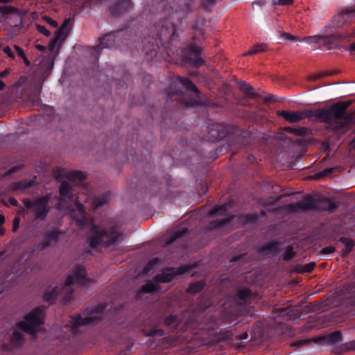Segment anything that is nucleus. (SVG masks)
Returning a JSON list of instances; mask_svg holds the SVG:
<instances>
[{"mask_svg": "<svg viewBox=\"0 0 355 355\" xmlns=\"http://www.w3.org/2000/svg\"><path fill=\"white\" fill-rule=\"evenodd\" d=\"M349 105L348 102H340L327 108L304 110L300 113L302 119L318 121L327 124L329 128L336 133H345L354 121L353 114L347 113Z\"/></svg>", "mask_w": 355, "mask_h": 355, "instance_id": "f257e3e1", "label": "nucleus"}, {"mask_svg": "<svg viewBox=\"0 0 355 355\" xmlns=\"http://www.w3.org/2000/svg\"><path fill=\"white\" fill-rule=\"evenodd\" d=\"M44 319V309L41 307L34 309L28 313L23 321L16 323L11 329L10 343L12 347H17L24 343V333L32 337L42 329Z\"/></svg>", "mask_w": 355, "mask_h": 355, "instance_id": "f03ea898", "label": "nucleus"}, {"mask_svg": "<svg viewBox=\"0 0 355 355\" xmlns=\"http://www.w3.org/2000/svg\"><path fill=\"white\" fill-rule=\"evenodd\" d=\"M121 236L122 233L114 226L102 227L92 223L87 242L92 249H95L100 245L107 248L116 244Z\"/></svg>", "mask_w": 355, "mask_h": 355, "instance_id": "7ed1b4c3", "label": "nucleus"}, {"mask_svg": "<svg viewBox=\"0 0 355 355\" xmlns=\"http://www.w3.org/2000/svg\"><path fill=\"white\" fill-rule=\"evenodd\" d=\"M355 37V31H351L343 34L336 33L331 35H315L313 36L305 37L300 40V42H304L310 44H315V47L327 50L334 49H343L341 43L343 41H349Z\"/></svg>", "mask_w": 355, "mask_h": 355, "instance_id": "20e7f679", "label": "nucleus"}, {"mask_svg": "<svg viewBox=\"0 0 355 355\" xmlns=\"http://www.w3.org/2000/svg\"><path fill=\"white\" fill-rule=\"evenodd\" d=\"M152 40H153L151 46L144 48V51L148 53L156 51L159 44L175 37V26L173 24L168 21H159L155 24L154 31Z\"/></svg>", "mask_w": 355, "mask_h": 355, "instance_id": "39448f33", "label": "nucleus"}, {"mask_svg": "<svg viewBox=\"0 0 355 355\" xmlns=\"http://www.w3.org/2000/svg\"><path fill=\"white\" fill-rule=\"evenodd\" d=\"M51 198L52 193H50L33 200L28 198H24L22 202L26 209L33 210L35 220L43 221L46 220L50 213L49 202Z\"/></svg>", "mask_w": 355, "mask_h": 355, "instance_id": "423d86ee", "label": "nucleus"}, {"mask_svg": "<svg viewBox=\"0 0 355 355\" xmlns=\"http://www.w3.org/2000/svg\"><path fill=\"white\" fill-rule=\"evenodd\" d=\"M202 48L196 43L191 42L182 50L183 60L194 68L205 64L204 59L200 58Z\"/></svg>", "mask_w": 355, "mask_h": 355, "instance_id": "0eeeda50", "label": "nucleus"}, {"mask_svg": "<svg viewBox=\"0 0 355 355\" xmlns=\"http://www.w3.org/2000/svg\"><path fill=\"white\" fill-rule=\"evenodd\" d=\"M195 266L193 265H182L178 268L169 267L164 269L161 273L154 277L155 283H168L173 281L177 276L189 273Z\"/></svg>", "mask_w": 355, "mask_h": 355, "instance_id": "6e6552de", "label": "nucleus"}, {"mask_svg": "<svg viewBox=\"0 0 355 355\" xmlns=\"http://www.w3.org/2000/svg\"><path fill=\"white\" fill-rule=\"evenodd\" d=\"M181 85L188 91L193 92L196 94H200V90L196 85L189 78L180 76H175L172 80L171 85L166 89V92L168 98L172 95H180L182 94L181 88L178 86Z\"/></svg>", "mask_w": 355, "mask_h": 355, "instance_id": "1a4fd4ad", "label": "nucleus"}, {"mask_svg": "<svg viewBox=\"0 0 355 355\" xmlns=\"http://www.w3.org/2000/svg\"><path fill=\"white\" fill-rule=\"evenodd\" d=\"M231 134V128L225 123H214L207 126V137L211 141L221 140Z\"/></svg>", "mask_w": 355, "mask_h": 355, "instance_id": "9d476101", "label": "nucleus"}, {"mask_svg": "<svg viewBox=\"0 0 355 355\" xmlns=\"http://www.w3.org/2000/svg\"><path fill=\"white\" fill-rule=\"evenodd\" d=\"M86 275L85 267L82 264H76L73 268L72 273L66 277L64 284L66 286L74 284L84 285L88 282Z\"/></svg>", "mask_w": 355, "mask_h": 355, "instance_id": "9b49d317", "label": "nucleus"}, {"mask_svg": "<svg viewBox=\"0 0 355 355\" xmlns=\"http://www.w3.org/2000/svg\"><path fill=\"white\" fill-rule=\"evenodd\" d=\"M121 34V31H118L116 33H110L108 34L105 35L103 37H102L100 40V43L98 45L96 46L92 47L91 49V54L93 56L96 55V58L98 59V55L101 53V51L103 49H111L113 47H116L117 44L116 43V39L119 37V35Z\"/></svg>", "mask_w": 355, "mask_h": 355, "instance_id": "f8f14e48", "label": "nucleus"}, {"mask_svg": "<svg viewBox=\"0 0 355 355\" xmlns=\"http://www.w3.org/2000/svg\"><path fill=\"white\" fill-rule=\"evenodd\" d=\"M103 307L92 311L89 315L82 317L80 315H76L71 318L70 321L71 326L73 328H76L82 325L94 324L96 321H98L103 318L102 310Z\"/></svg>", "mask_w": 355, "mask_h": 355, "instance_id": "ddd939ff", "label": "nucleus"}, {"mask_svg": "<svg viewBox=\"0 0 355 355\" xmlns=\"http://www.w3.org/2000/svg\"><path fill=\"white\" fill-rule=\"evenodd\" d=\"M343 339L342 333L335 331L329 334L320 335L311 338L313 343L319 345H333L340 343Z\"/></svg>", "mask_w": 355, "mask_h": 355, "instance_id": "4468645a", "label": "nucleus"}, {"mask_svg": "<svg viewBox=\"0 0 355 355\" xmlns=\"http://www.w3.org/2000/svg\"><path fill=\"white\" fill-rule=\"evenodd\" d=\"M63 232L58 229L49 230L43 235V239L37 245V248L44 250L51 246L52 243H56L59 241L60 236Z\"/></svg>", "mask_w": 355, "mask_h": 355, "instance_id": "2eb2a0df", "label": "nucleus"}, {"mask_svg": "<svg viewBox=\"0 0 355 355\" xmlns=\"http://www.w3.org/2000/svg\"><path fill=\"white\" fill-rule=\"evenodd\" d=\"M71 19H65L59 29L56 31L55 37L50 41L49 48L53 50L57 43L61 44L67 37L69 31V26Z\"/></svg>", "mask_w": 355, "mask_h": 355, "instance_id": "dca6fc26", "label": "nucleus"}, {"mask_svg": "<svg viewBox=\"0 0 355 355\" xmlns=\"http://www.w3.org/2000/svg\"><path fill=\"white\" fill-rule=\"evenodd\" d=\"M318 199L313 198L311 196L307 195L303 200L295 204H290L291 209L297 208L303 211L316 210Z\"/></svg>", "mask_w": 355, "mask_h": 355, "instance_id": "f3484780", "label": "nucleus"}, {"mask_svg": "<svg viewBox=\"0 0 355 355\" xmlns=\"http://www.w3.org/2000/svg\"><path fill=\"white\" fill-rule=\"evenodd\" d=\"M132 3L130 0H117L116 3L110 8V12L114 17H119L126 12L132 8Z\"/></svg>", "mask_w": 355, "mask_h": 355, "instance_id": "a211bd4d", "label": "nucleus"}, {"mask_svg": "<svg viewBox=\"0 0 355 355\" xmlns=\"http://www.w3.org/2000/svg\"><path fill=\"white\" fill-rule=\"evenodd\" d=\"M338 207V203L333 201L329 198L324 197L318 198L317 209L327 211L329 213H334Z\"/></svg>", "mask_w": 355, "mask_h": 355, "instance_id": "6ab92c4d", "label": "nucleus"}, {"mask_svg": "<svg viewBox=\"0 0 355 355\" xmlns=\"http://www.w3.org/2000/svg\"><path fill=\"white\" fill-rule=\"evenodd\" d=\"M277 114L284 118L286 121L294 123L302 120L300 112H289L287 110L277 111Z\"/></svg>", "mask_w": 355, "mask_h": 355, "instance_id": "aec40b11", "label": "nucleus"}, {"mask_svg": "<svg viewBox=\"0 0 355 355\" xmlns=\"http://www.w3.org/2000/svg\"><path fill=\"white\" fill-rule=\"evenodd\" d=\"M36 177H34L31 180H22L16 182H13L10 184V189L12 191L19 190H26L34 186L36 184Z\"/></svg>", "mask_w": 355, "mask_h": 355, "instance_id": "412c9836", "label": "nucleus"}, {"mask_svg": "<svg viewBox=\"0 0 355 355\" xmlns=\"http://www.w3.org/2000/svg\"><path fill=\"white\" fill-rule=\"evenodd\" d=\"M60 200L64 202L66 200H71L73 198L72 188L67 182H62L60 187Z\"/></svg>", "mask_w": 355, "mask_h": 355, "instance_id": "4be33fe9", "label": "nucleus"}, {"mask_svg": "<svg viewBox=\"0 0 355 355\" xmlns=\"http://www.w3.org/2000/svg\"><path fill=\"white\" fill-rule=\"evenodd\" d=\"M193 0H187V2L184 3V8L183 11L187 13H189L192 11L191 3ZM217 0H200L202 7L205 10H209L214 6Z\"/></svg>", "mask_w": 355, "mask_h": 355, "instance_id": "5701e85b", "label": "nucleus"}, {"mask_svg": "<svg viewBox=\"0 0 355 355\" xmlns=\"http://www.w3.org/2000/svg\"><path fill=\"white\" fill-rule=\"evenodd\" d=\"M239 89L247 96L248 98L257 99L260 97V95L253 91V87L243 82L239 83Z\"/></svg>", "mask_w": 355, "mask_h": 355, "instance_id": "b1692460", "label": "nucleus"}, {"mask_svg": "<svg viewBox=\"0 0 355 355\" xmlns=\"http://www.w3.org/2000/svg\"><path fill=\"white\" fill-rule=\"evenodd\" d=\"M183 321V318L178 315H169L164 319V324L166 326H171L176 329Z\"/></svg>", "mask_w": 355, "mask_h": 355, "instance_id": "393cba45", "label": "nucleus"}, {"mask_svg": "<svg viewBox=\"0 0 355 355\" xmlns=\"http://www.w3.org/2000/svg\"><path fill=\"white\" fill-rule=\"evenodd\" d=\"M162 262V259L159 257H155L150 259L147 264L144 267L142 273L145 275H149L155 270V266L159 265Z\"/></svg>", "mask_w": 355, "mask_h": 355, "instance_id": "a878e982", "label": "nucleus"}, {"mask_svg": "<svg viewBox=\"0 0 355 355\" xmlns=\"http://www.w3.org/2000/svg\"><path fill=\"white\" fill-rule=\"evenodd\" d=\"M234 215H231L223 218L213 220L209 223V227L213 229H220L223 227L225 225L233 220Z\"/></svg>", "mask_w": 355, "mask_h": 355, "instance_id": "bb28decb", "label": "nucleus"}, {"mask_svg": "<svg viewBox=\"0 0 355 355\" xmlns=\"http://www.w3.org/2000/svg\"><path fill=\"white\" fill-rule=\"evenodd\" d=\"M234 215H231L223 218L213 220L209 223V227L213 229H220L223 227L225 225L233 220Z\"/></svg>", "mask_w": 355, "mask_h": 355, "instance_id": "cd10ccee", "label": "nucleus"}, {"mask_svg": "<svg viewBox=\"0 0 355 355\" xmlns=\"http://www.w3.org/2000/svg\"><path fill=\"white\" fill-rule=\"evenodd\" d=\"M189 232L188 227H180L173 231L172 234L170 236L167 244L170 245L175 242L178 239L182 237Z\"/></svg>", "mask_w": 355, "mask_h": 355, "instance_id": "c85d7f7f", "label": "nucleus"}, {"mask_svg": "<svg viewBox=\"0 0 355 355\" xmlns=\"http://www.w3.org/2000/svg\"><path fill=\"white\" fill-rule=\"evenodd\" d=\"M280 245V242L272 241L263 245L261 250L263 252H272L274 254H277L279 252Z\"/></svg>", "mask_w": 355, "mask_h": 355, "instance_id": "c756f323", "label": "nucleus"}, {"mask_svg": "<svg viewBox=\"0 0 355 355\" xmlns=\"http://www.w3.org/2000/svg\"><path fill=\"white\" fill-rule=\"evenodd\" d=\"M231 207L230 203H224L220 205H216L213 209H211L209 212V216L213 217L218 215H223L225 214L227 210Z\"/></svg>", "mask_w": 355, "mask_h": 355, "instance_id": "7c9ffc66", "label": "nucleus"}, {"mask_svg": "<svg viewBox=\"0 0 355 355\" xmlns=\"http://www.w3.org/2000/svg\"><path fill=\"white\" fill-rule=\"evenodd\" d=\"M111 193L109 191L105 192L101 195L96 197L94 199V206L96 208L102 207L107 204L110 200Z\"/></svg>", "mask_w": 355, "mask_h": 355, "instance_id": "2f4dec72", "label": "nucleus"}, {"mask_svg": "<svg viewBox=\"0 0 355 355\" xmlns=\"http://www.w3.org/2000/svg\"><path fill=\"white\" fill-rule=\"evenodd\" d=\"M67 178L72 182L80 183L86 179V175L83 171H74L69 172Z\"/></svg>", "mask_w": 355, "mask_h": 355, "instance_id": "473e14b6", "label": "nucleus"}, {"mask_svg": "<svg viewBox=\"0 0 355 355\" xmlns=\"http://www.w3.org/2000/svg\"><path fill=\"white\" fill-rule=\"evenodd\" d=\"M73 299V291L72 290H59V298L60 302L65 304Z\"/></svg>", "mask_w": 355, "mask_h": 355, "instance_id": "72a5a7b5", "label": "nucleus"}, {"mask_svg": "<svg viewBox=\"0 0 355 355\" xmlns=\"http://www.w3.org/2000/svg\"><path fill=\"white\" fill-rule=\"evenodd\" d=\"M268 50V45L265 43L257 44L254 45L252 49L245 52L243 55H252L259 53L264 52Z\"/></svg>", "mask_w": 355, "mask_h": 355, "instance_id": "f704fd0d", "label": "nucleus"}, {"mask_svg": "<svg viewBox=\"0 0 355 355\" xmlns=\"http://www.w3.org/2000/svg\"><path fill=\"white\" fill-rule=\"evenodd\" d=\"M339 241L345 245V254L350 253L353 250L354 247L355 246V241L352 239L348 237L341 236L339 239Z\"/></svg>", "mask_w": 355, "mask_h": 355, "instance_id": "c9c22d12", "label": "nucleus"}, {"mask_svg": "<svg viewBox=\"0 0 355 355\" xmlns=\"http://www.w3.org/2000/svg\"><path fill=\"white\" fill-rule=\"evenodd\" d=\"M59 298V290H46L44 294V300L51 304Z\"/></svg>", "mask_w": 355, "mask_h": 355, "instance_id": "e433bc0d", "label": "nucleus"}, {"mask_svg": "<svg viewBox=\"0 0 355 355\" xmlns=\"http://www.w3.org/2000/svg\"><path fill=\"white\" fill-rule=\"evenodd\" d=\"M285 130L286 132L295 136H304L307 132V129L303 127H286Z\"/></svg>", "mask_w": 355, "mask_h": 355, "instance_id": "4c0bfd02", "label": "nucleus"}, {"mask_svg": "<svg viewBox=\"0 0 355 355\" xmlns=\"http://www.w3.org/2000/svg\"><path fill=\"white\" fill-rule=\"evenodd\" d=\"M239 297L243 300L245 303H248L249 300L252 297H255L256 294L254 293H252L251 290H240V292L238 294Z\"/></svg>", "mask_w": 355, "mask_h": 355, "instance_id": "58836bf2", "label": "nucleus"}, {"mask_svg": "<svg viewBox=\"0 0 355 355\" xmlns=\"http://www.w3.org/2000/svg\"><path fill=\"white\" fill-rule=\"evenodd\" d=\"M0 13L2 15H18L19 10L18 8L12 6H0Z\"/></svg>", "mask_w": 355, "mask_h": 355, "instance_id": "ea45409f", "label": "nucleus"}, {"mask_svg": "<svg viewBox=\"0 0 355 355\" xmlns=\"http://www.w3.org/2000/svg\"><path fill=\"white\" fill-rule=\"evenodd\" d=\"M142 333L145 336H162L164 334V330L161 329L152 330L143 329Z\"/></svg>", "mask_w": 355, "mask_h": 355, "instance_id": "a19ab883", "label": "nucleus"}, {"mask_svg": "<svg viewBox=\"0 0 355 355\" xmlns=\"http://www.w3.org/2000/svg\"><path fill=\"white\" fill-rule=\"evenodd\" d=\"M14 47L18 56L23 60L26 66L29 67L31 65V62L27 58L26 54L24 53V50L17 45H15Z\"/></svg>", "mask_w": 355, "mask_h": 355, "instance_id": "79ce46f5", "label": "nucleus"}, {"mask_svg": "<svg viewBox=\"0 0 355 355\" xmlns=\"http://www.w3.org/2000/svg\"><path fill=\"white\" fill-rule=\"evenodd\" d=\"M295 256V252L293 251L292 246L288 245L286 248L285 252L283 254V259L284 261H290Z\"/></svg>", "mask_w": 355, "mask_h": 355, "instance_id": "37998d69", "label": "nucleus"}, {"mask_svg": "<svg viewBox=\"0 0 355 355\" xmlns=\"http://www.w3.org/2000/svg\"><path fill=\"white\" fill-rule=\"evenodd\" d=\"M336 170V168H327L323 169L322 171L318 172L316 175L318 178H324L327 176H330L332 173Z\"/></svg>", "mask_w": 355, "mask_h": 355, "instance_id": "c03bdc74", "label": "nucleus"}, {"mask_svg": "<svg viewBox=\"0 0 355 355\" xmlns=\"http://www.w3.org/2000/svg\"><path fill=\"white\" fill-rule=\"evenodd\" d=\"M343 15H347L348 17H355V4L352 6L346 8L342 12Z\"/></svg>", "mask_w": 355, "mask_h": 355, "instance_id": "a18cd8bd", "label": "nucleus"}, {"mask_svg": "<svg viewBox=\"0 0 355 355\" xmlns=\"http://www.w3.org/2000/svg\"><path fill=\"white\" fill-rule=\"evenodd\" d=\"M313 343V341L311 339H304L300 340L296 342H294L291 344L292 346H296L297 347H301L303 346L309 345L310 343Z\"/></svg>", "mask_w": 355, "mask_h": 355, "instance_id": "49530a36", "label": "nucleus"}, {"mask_svg": "<svg viewBox=\"0 0 355 355\" xmlns=\"http://www.w3.org/2000/svg\"><path fill=\"white\" fill-rule=\"evenodd\" d=\"M315 266V263L314 262H311L302 266V269L300 272H311L314 267Z\"/></svg>", "mask_w": 355, "mask_h": 355, "instance_id": "de8ad7c7", "label": "nucleus"}, {"mask_svg": "<svg viewBox=\"0 0 355 355\" xmlns=\"http://www.w3.org/2000/svg\"><path fill=\"white\" fill-rule=\"evenodd\" d=\"M243 218L247 223H254L257 220V215L256 214H248L243 216Z\"/></svg>", "mask_w": 355, "mask_h": 355, "instance_id": "09e8293b", "label": "nucleus"}, {"mask_svg": "<svg viewBox=\"0 0 355 355\" xmlns=\"http://www.w3.org/2000/svg\"><path fill=\"white\" fill-rule=\"evenodd\" d=\"M36 28L39 33H42L46 36H49L51 35V32L43 25L37 24Z\"/></svg>", "mask_w": 355, "mask_h": 355, "instance_id": "8fccbe9b", "label": "nucleus"}, {"mask_svg": "<svg viewBox=\"0 0 355 355\" xmlns=\"http://www.w3.org/2000/svg\"><path fill=\"white\" fill-rule=\"evenodd\" d=\"M345 351H354L355 350V340L346 343L343 345Z\"/></svg>", "mask_w": 355, "mask_h": 355, "instance_id": "3c124183", "label": "nucleus"}, {"mask_svg": "<svg viewBox=\"0 0 355 355\" xmlns=\"http://www.w3.org/2000/svg\"><path fill=\"white\" fill-rule=\"evenodd\" d=\"M43 19L46 23L53 28H56L58 26V22L49 17L45 16Z\"/></svg>", "mask_w": 355, "mask_h": 355, "instance_id": "603ef678", "label": "nucleus"}, {"mask_svg": "<svg viewBox=\"0 0 355 355\" xmlns=\"http://www.w3.org/2000/svg\"><path fill=\"white\" fill-rule=\"evenodd\" d=\"M3 51L12 60H14L15 58V54L13 53V52L12 51L11 49L7 46H5L3 49Z\"/></svg>", "mask_w": 355, "mask_h": 355, "instance_id": "864d4df0", "label": "nucleus"}, {"mask_svg": "<svg viewBox=\"0 0 355 355\" xmlns=\"http://www.w3.org/2000/svg\"><path fill=\"white\" fill-rule=\"evenodd\" d=\"M335 248L333 246H327L322 249L321 254H329L334 252Z\"/></svg>", "mask_w": 355, "mask_h": 355, "instance_id": "5fc2aeb1", "label": "nucleus"}, {"mask_svg": "<svg viewBox=\"0 0 355 355\" xmlns=\"http://www.w3.org/2000/svg\"><path fill=\"white\" fill-rule=\"evenodd\" d=\"M329 304V303L327 302H322L320 305L315 306L313 308L314 311H326V306Z\"/></svg>", "mask_w": 355, "mask_h": 355, "instance_id": "6e6d98bb", "label": "nucleus"}, {"mask_svg": "<svg viewBox=\"0 0 355 355\" xmlns=\"http://www.w3.org/2000/svg\"><path fill=\"white\" fill-rule=\"evenodd\" d=\"M280 37L284 40H288L292 41H296V38L290 33H283L281 34Z\"/></svg>", "mask_w": 355, "mask_h": 355, "instance_id": "4d7b16f0", "label": "nucleus"}, {"mask_svg": "<svg viewBox=\"0 0 355 355\" xmlns=\"http://www.w3.org/2000/svg\"><path fill=\"white\" fill-rule=\"evenodd\" d=\"M20 219L19 217H15L13 220L12 230L16 232L19 227Z\"/></svg>", "mask_w": 355, "mask_h": 355, "instance_id": "13d9d810", "label": "nucleus"}, {"mask_svg": "<svg viewBox=\"0 0 355 355\" xmlns=\"http://www.w3.org/2000/svg\"><path fill=\"white\" fill-rule=\"evenodd\" d=\"M293 3V0H277V2H274V4H278L279 6H287L291 5Z\"/></svg>", "mask_w": 355, "mask_h": 355, "instance_id": "bf43d9fd", "label": "nucleus"}, {"mask_svg": "<svg viewBox=\"0 0 355 355\" xmlns=\"http://www.w3.org/2000/svg\"><path fill=\"white\" fill-rule=\"evenodd\" d=\"M19 207H20V209L17 211L18 215L25 216V215L28 214V210H29L28 209H26L25 207V206L24 207H22L21 206Z\"/></svg>", "mask_w": 355, "mask_h": 355, "instance_id": "052dcab7", "label": "nucleus"}, {"mask_svg": "<svg viewBox=\"0 0 355 355\" xmlns=\"http://www.w3.org/2000/svg\"><path fill=\"white\" fill-rule=\"evenodd\" d=\"M42 91V85L40 84L37 85L33 91V94L35 97H37V96L40 95V92Z\"/></svg>", "mask_w": 355, "mask_h": 355, "instance_id": "680f3d73", "label": "nucleus"}, {"mask_svg": "<svg viewBox=\"0 0 355 355\" xmlns=\"http://www.w3.org/2000/svg\"><path fill=\"white\" fill-rule=\"evenodd\" d=\"M8 202L9 203L12 205V206H15V207H21V205L19 204V202H17V200L13 198V197H10L8 198Z\"/></svg>", "mask_w": 355, "mask_h": 355, "instance_id": "e2e57ef3", "label": "nucleus"}, {"mask_svg": "<svg viewBox=\"0 0 355 355\" xmlns=\"http://www.w3.org/2000/svg\"><path fill=\"white\" fill-rule=\"evenodd\" d=\"M188 288H204V285L202 284L200 282H197L194 284L190 285Z\"/></svg>", "mask_w": 355, "mask_h": 355, "instance_id": "0e129e2a", "label": "nucleus"}, {"mask_svg": "<svg viewBox=\"0 0 355 355\" xmlns=\"http://www.w3.org/2000/svg\"><path fill=\"white\" fill-rule=\"evenodd\" d=\"M324 76H325V75L322 74V73H318V74L313 75V76H310L309 79L311 81H315L316 80L320 78L321 77H322Z\"/></svg>", "mask_w": 355, "mask_h": 355, "instance_id": "69168bd1", "label": "nucleus"}, {"mask_svg": "<svg viewBox=\"0 0 355 355\" xmlns=\"http://www.w3.org/2000/svg\"><path fill=\"white\" fill-rule=\"evenodd\" d=\"M10 69H6L3 71H1L0 72V78L6 77L7 75H8L10 73Z\"/></svg>", "mask_w": 355, "mask_h": 355, "instance_id": "338daca9", "label": "nucleus"}, {"mask_svg": "<svg viewBox=\"0 0 355 355\" xmlns=\"http://www.w3.org/2000/svg\"><path fill=\"white\" fill-rule=\"evenodd\" d=\"M275 96L273 95H270L266 98H263V101L265 103H268V102H274L275 101V99H274Z\"/></svg>", "mask_w": 355, "mask_h": 355, "instance_id": "774afa93", "label": "nucleus"}]
</instances>
